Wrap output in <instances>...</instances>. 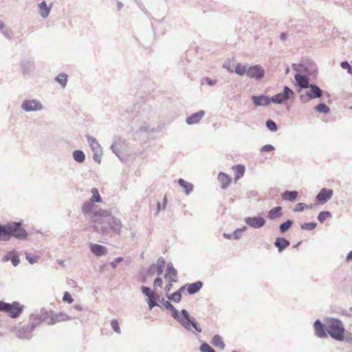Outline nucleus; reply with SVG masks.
Segmentation results:
<instances>
[{"instance_id":"41","label":"nucleus","mask_w":352,"mask_h":352,"mask_svg":"<svg viewBox=\"0 0 352 352\" xmlns=\"http://www.w3.org/2000/svg\"><path fill=\"white\" fill-rule=\"evenodd\" d=\"M94 210V202L90 200L83 204L82 207V211L84 214H89Z\"/></svg>"},{"instance_id":"64","label":"nucleus","mask_w":352,"mask_h":352,"mask_svg":"<svg viewBox=\"0 0 352 352\" xmlns=\"http://www.w3.org/2000/svg\"><path fill=\"white\" fill-rule=\"evenodd\" d=\"M204 80H206V83L210 86H213L216 85L217 82V80L210 79L208 77H206Z\"/></svg>"},{"instance_id":"13","label":"nucleus","mask_w":352,"mask_h":352,"mask_svg":"<svg viewBox=\"0 0 352 352\" xmlns=\"http://www.w3.org/2000/svg\"><path fill=\"white\" fill-rule=\"evenodd\" d=\"M252 101L255 106L257 107H267L271 102L270 97L265 94L258 96L253 95L251 97Z\"/></svg>"},{"instance_id":"30","label":"nucleus","mask_w":352,"mask_h":352,"mask_svg":"<svg viewBox=\"0 0 352 352\" xmlns=\"http://www.w3.org/2000/svg\"><path fill=\"white\" fill-rule=\"evenodd\" d=\"M218 179L221 183V188L223 189L228 188L231 182L229 176L223 172L219 173Z\"/></svg>"},{"instance_id":"46","label":"nucleus","mask_w":352,"mask_h":352,"mask_svg":"<svg viewBox=\"0 0 352 352\" xmlns=\"http://www.w3.org/2000/svg\"><path fill=\"white\" fill-rule=\"evenodd\" d=\"M265 125L266 127L272 132H276L278 130L277 124L272 120H267Z\"/></svg>"},{"instance_id":"15","label":"nucleus","mask_w":352,"mask_h":352,"mask_svg":"<svg viewBox=\"0 0 352 352\" xmlns=\"http://www.w3.org/2000/svg\"><path fill=\"white\" fill-rule=\"evenodd\" d=\"M177 271L175 269L173 265L171 263H168L165 278L168 281V283H175L177 282Z\"/></svg>"},{"instance_id":"24","label":"nucleus","mask_w":352,"mask_h":352,"mask_svg":"<svg viewBox=\"0 0 352 352\" xmlns=\"http://www.w3.org/2000/svg\"><path fill=\"white\" fill-rule=\"evenodd\" d=\"M292 68L296 73H308L309 74H314L316 69L314 68H309L302 64H293Z\"/></svg>"},{"instance_id":"63","label":"nucleus","mask_w":352,"mask_h":352,"mask_svg":"<svg viewBox=\"0 0 352 352\" xmlns=\"http://www.w3.org/2000/svg\"><path fill=\"white\" fill-rule=\"evenodd\" d=\"M93 159L96 162L100 163L101 160V152H94Z\"/></svg>"},{"instance_id":"6","label":"nucleus","mask_w":352,"mask_h":352,"mask_svg":"<svg viewBox=\"0 0 352 352\" xmlns=\"http://www.w3.org/2000/svg\"><path fill=\"white\" fill-rule=\"evenodd\" d=\"M294 92L287 86H284L283 91L278 93L270 98L271 102L275 104H283L294 97Z\"/></svg>"},{"instance_id":"14","label":"nucleus","mask_w":352,"mask_h":352,"mask_svg":"<svg viewBox=\"0 0 352 352\" xmlns=\"http://www.w3.org/2000/svg\"><path fill=\"white\" fill-rule=\"evenodd\" d=\"M314 327L315 330V335L317 337L320 338H325L327 337V328L319 319H317L314 322Z\"/></svg>"},{"instance_id":"55","label":"nucleus","mask_w":352,"mask_h":352,"mask_svg":"<svg viewBox=\"0 0 352 352\" xmlns=\"http://www.w3.org/2000/svg\"><path fill=\"white\" fill-rule=\"evenodd\" d=\"M63 300L71 304L73 302L74 299L68 292H65L63 294Z\"/></svg>"},{"instance_id":"56","label":"nucleus","mask_w":352,"mask_h":352,"mask_svg":"<svg viewBox=\"0 0 352 352\" xmlns=\"http://www.w3.org/2000/svg\"><path fill=\"white\" fill-rule=\"evenodd\" d=\"M141 290H142V294L147 296V297H150L152 295H153L152 293H151V289L150 287H146V286H142L141 287Z\"/></svg>"},{"instance_id":"37","label":"nucleus","mask_w":352,"mask_h":352,"mask_svg":"<svg viewBox=\"0 0 352 352\" xmlns=\"http://www.w3.org/2000/svg\"><path fill=\"white\" fill-rule=\"evenodd\" d=\"M168 310L171 311L172 317L177 320L181 324L184 319L182 314L180 313L179 314V311L175 309V307L173 305H172Z\"/></svg>"},{"instance_id":"17","label":"nucleus","mask_w":352,"mask_h":352,"mask_svg":"<svg viewBox=\"0 0 352 352\" xmlns=\"http://www.w3.org/2000/svg\"><path fill=\"white\" fill-rule=\"evenodd\" d=\"M204 115L205 111L203 110H200L188 117L186 120V122L188 125L197 124L203 118Z\"/></svg>"},{"instance_id":"28","label":"nucleus","mask_w":352,"mask_h":352,"mask_svg":"<svg viewBox=\"0 0 352 352\" xmlns=\"http://www.w3.org/2000/svg\"><path fill=\"white\" fill-rule=\"evenodd\" d=\"M50 10L51 7L47 6L45 1L38 4V13L43 18H47L50 14Z\"/></svg>"},{"instance_id":"5","label":"nucleus","mask_w":352,"mask_h":352,"mask_svg":"<svg viewBox=\"0 0 352 352\" xmlns=\"http://www.w3.org/2000/svg\"><path fill=\"white\" fill-rule=\"evenodd\" d=\"M307 89H309V90L299 96L300 101L304 103L312 99L320 98L323 94V91L316 84H309Z\"/></svg>"},{"instance_id":"33","label":"nucleus","mask_w":352,"mask_h":352,"mask_svg":"<svg viewBox=\"0 0 352 352\" xmlns=\"http://www.w3.org/2000/svg\"><path fill=\"white\" fill-rule=\"evenodd\" d=\"M294 224V221L291 219H287L286 221L282 223L279 226V232L281 234L287 232Z\"/></svg>"},{"instance_id":"31","label":"nucleus","mask_w":352,"mask_h":352,"mask_svg":"<svg viewBox=\"0 0 352 352\" xmlns=\"http://www.w3.org/2000/svg\"><path fill=\"white\" fill-rule=\"evenodd\" d=\"M177 182H178V184L181 187L184 188L185 193L187 195H188L190 193H191L192 191L193 190V185H192V184L187 182L184 179H182V178L179 179Z\"/></svg>"},{"instance_id":"50","label":"nucleus","mask_w":352,"mask_h":352,"mask_svg":"<svg viewBox=\"0 0 352 352\" xmlns=\"http://www.w3.org/2000/svg\"><path fill=\"white\" fill-rule=\"evenodd\" d=\"M39 319L40 322L45 321L49 316L50 314L47 311L42 309L40 314L35 315Z\"/></svg>"},{"instance_id":"26","label":"nucleus","mask_w":352,"mask_h":352,"mask_svg":"<svg viewBox=\"0 0 352 352\" xmlns=\"http://www.w3.org/2000/svg\"><path fill=\"white\" fill-rule=\"evenodd\" d=\"M298 195L296 190H285L281 194V197L285 201L294 202Z\"/></svg>"},{"instance_id":"49","label":"nucleus","mask_w":352,"mask_h":352,"mask_svg":"<svg viewBox=\"0 0 352 352\" xmlns=\"http://www.w3.org/2000/svg\"><path fill=\"white\" fill-rule=\"evenodd\" d=\"M246 229V226H243V228L236 229L232 234V236H233V239H239L241 237L242 232L245 231Z\"/></svg>"},{"instance_id":"27","label":"nucleus","mask_w":352,"mask_h":352,"mask_svg":"<svg viewBox=\"0 0 352 352\" xmlns=\"http://www.w3.org/2000/svg\"><path fill=\"white\" fill-rule=\"evenodd\" d=\"M165 265V259L162 257H160L158 258L156 263L152 264V268H155L156 270V274L160 276L163 273Z\"/></svg>"},{"instance_id":"39","label":"nucleus","mask_w":352,"mask_h":352,"mask_svg":"<svg viewBox=\"0 0 352 352\" xmlns=\"http://www.w3.org/2000/svg\"><path fill=\"white\" fill-rule=\"evenodd\" d=\"M55 80L63 88H65L67 82V75L65 73H61L56 77Z\"/></svg>"},{"instance_id":"12","label":"nucleus","mask_w":352,"mask_h":352,"mask_svg":"<svg viewBox=\"0 0 352 352\" xmlns=\"http://www.w3.org/2000/svg\"><path fill=\"white\" fill-rule=\"evenodd\" d=\"M333 194L332 189L322 188L316 196V201L319 204H325L332 197Z\"/></svg>"},{"instance_id":"45","label":"nucleus","mask_w":352,"mask_h":352,"mask_svg":"<svg viewBox=\"0 0 352 352\" xmlns=\"http://www.w3.org/2000/svg\"><path fill=\"white\" fill-rule=\"evenodd\" d=\"M331 217V213L329 211H322L318 215V220L321 223H324L327 218Z\"/></svg>"},{"instance_id":"16","label":"nucleus","mask_w":352,"mask_h":352,"mask_svg":"<svg viewBox=\"0 0 352 352\" xmlns=\"http://www.w3.org/2000/svg\"><path fill=\"white\" fill-rule=\"evenodd\" d=\"M32 331L26 325H23L16 331V336L19 339L30 340L32 337Z\"/></svg>"},{"instance_id":"20","label":"nucleus","mask_w":352,"mask_h":352,"mask_svg":"<svg viewBox=\"0 0 352 352\" xmlns=\"http://www.w3.org/2000/svg\"><path fill=\"white\" fill-rule=\"evenodd\" d=\"M274 245L278 249L279 252H282L290 245L289 240L284 237H277L274 241Z\"/></svg>"},{"instance_id":"21","label":"nucleus","mask_w":352,"mask_h":352,"mask_svg":"<svg viewBox=\"0 0 352 352\" xmlns=\"http://www.w3.org/2000/svg\"><path fill=\"white\" fill-rule=\"evenodd\" d=\"M186 288L190 295L195 294L199 292L203 287V283L201 280H197L192 283L186 284Z\"/></svg>"},{"instance_id":"22","label":"nucleus","mask_w":352,"mask_h":352,"mask_svg":"<svg viewBox=\"0 0 352 352\" xmlns=\"http://www.w3.org/2000/svg\"><path fill=\"white\" fill-rule=\"evenodd\" d=\"M283 216V208L281 206H276L269 210L267 217L270 220H274Z\"/></svg>"},{"instance_id":"61","label":"nucleus","mask_w":352,"mask_h":352,"mask_svg":"<svg viewBox=\"0 0 352 352\" xmlns=\"http://www.w3.org/2000/svg\"><path fill=\"white\" fill-rule=\"evenodd\" d=\"M32 67V63L31 62H25L23 64V73L28 72V70Z\"/></svg>"},{"instance_id":"8","label":"nucleus","mask_w":352,"mask_h":352,"mask_svg":"<svg viewBox=\"0 0 352 352\" xmlns=\"http://www.w3.org/2000/svg\"><path fill=\"white\" fill-rule=\"evenodd\" d=\"M21 108L25 112L38 111L43 109V105L38 100L30 99L23 100Z\"/></svg>"},{"instance_id":"57","label":"nucleus","mask_w":352,"mask_h":352,"mask_svg":"<svg viewBox=\"0 0 352 352\" xmlns=\"http://www.w3.org/2000/svg\"><path fill=\"white\" fill-rule=\"evenodd\" d=\"M275 149L274 146L272 144H265L263 146L260 151L261 152H271L273 151Z\"/></svg>"},{"instance_id":"2","label":"nucleus","mask_w":352,"mask_h":352,"mask_svg":"<svg viewBox=\"0 0 352 352\" xmlns=\"http://www.w3.org/2000/svg\"><path fill=\"white\" fill-rule=\"evenodd\" d=\"M12 236L19 240L28 237V232L21 227V223L13 221L6 224L0 223V241H8Z\"/></svg>"},{"instance_id":"1","label":"nucleus","mask_w":352,"mask_h":352,"mask_svg":"<svg viewBox=\"0 0 352 352\" xmlns=\"http://www.w3.org/2000/svg\"><path fill=\"white\" fill-rule=\"evenodd\" d=\"M92 219L95 223L92 228L97 233L109 235L110 232H113L120 235L122 226L121 220L111 215L107 210L96 212Z\"/></svg>"},{"instance_id":"4","label":"nucleus","mask_w":352,"mask_h":352,"mask_svg":"<svg viewBox=\"0 0 352 352\" xmlns=\"http://www.w3.org/2000/svg\"><path fill=\"white\" fill-rule=\"evenodd\" d=\"M23 308V305L17 301L9 303L0 300V311L8 314L12 318L19 317L22 313Z\"/></svg>"},{"instance_id":"29","label":"nucleus","mask_w":352,"mask_h":352,"mask_svg":"<svg viewBox=\"0 0 352 352\" xmlns=\"http://www.w3.org/2000/svg\"><path fill=\"white\" fill-rule=\"evenodd\" d=\"M185 288H186V286L181 287L175 293L168 294L167 296L168 298L174 302H179L182 300V292L185 289Z\"/></svg>"},{"instance_id":"36","label":"nucleus","mask_w":352,"mask_h":352,"mask_svg":"<svg viewBox=\"0 0 352 352\" xmlns=\"http://www.w3.org/2000/svg\"><path fill=\"white\" fill-rule=\"evenodd\" d=\"M30 320L31 321V324L26 326L29 327L32 332H33V331L36 329V327L39 325L41 322L39 319L35 316V314H31L30 316Z\"/></svg>"},{"instance_id":"54","label":"nucleus","mask_w":352,"mask_h":352,"mask_svg":"<svg viewBox=\"0 0 352 352\" xmlns=\"http://www.w3.org/2000/svg\"><path fill=\"white\" fill-rule=\"evenodd\" d=\"M111 325L115 332H116L118 333H121L119 323L117 320H116V319L112 320L111 322Z\"/></svg>"},{"instance_id":"47","label":"nucleus","mask_w":352,"mask_h":352,"mask_svg":"<svg viewBox=\"0 0 352 352\" xmlns=\"http://www.w3.org/2000/svg\"><path fill=\"white\" fill-rule=\"evenodd\" d=\"M317 223L316 222L304 223L300 225V228L302 230H312L315 229Z\"/></svg>"},{"instance_id":"48","label":"nucleus","mask_w":352,"mask_h":352,"mask_svg":"<svg viewBox=\"0 0 352 352\" xmlns=\"http://www.w3.org/2000/svg\"><path fill=\"white\" fill-rule=\"evenodd\" d=\"M25 257H26V259L28 261V262L30 264H34V263H37V261L39 258L38 256L34 255V254H32L28 253V252H26Z\"/></svg>"},{"instance_id":"18","label":"nucleus","mask_w":352,"mask_h":352,"mask_svg":"<svg viewBox=\"0 0 352 352\" xmlns=\"http://www.w3.org/2000/svg\"><path fill=\"white\" fill-rule=\"evenodd\" d=\"M90 250L96 256H102L107 252V248L105 246L96 243L90 244Z\"/></svg>"},{"instance_id":"34","label":"nucleus","mask_w":352,"mask_h":352,"mask_svg":"<svg viewBox=\"0 0 352 352\" xmlns=\"http://www.w3.org/2000/svg\"><path fill=\"white\" fill-rule=\"evenodd\" d=\"M72 156L74 160L78 163H82L85 160V155L82 150H75Z\"/></svg>"},{"instance_id":"42","label":"nucleus","mask_w":352,"mask_h":352,"mask_svg":"<svg viewBox=\"0 0 352 352\" xmlns=\"http://www.w3.org/2000/svg\"><path fill=\"white\" fill-rule=\"evenodd\" d=\"M233 169L235 170V177L236 179L241 177L245 173V166L243 165H236L233 166Z\"/></svg>"},{"instance_id":"25","label":"nucleus","mask_w":352,"mask_h":352,"mask_svg":"<svg viewBox=\"0 0 352 352\" xmlns=\"http://www.w3.org/2000/svg\"><path fill=\"white\" fill-rule=\"evenodd\" d=\"M71 317L68 316L64 313L60 312L58 314H55L51 316L50 320L48 322V324L52 325L56 322L65 321L70 320Z\"/></svg>"},{"instance_id":"9","label":"nucleus","mask_w":352,"mask_h":352,"mask_svg":"<svg viewBox=\"0 0 352 352\" xmlns=\"http://www.w3.org/2000/svg\"><path fill=\"white\" fill-rule=\"evenodd\" d=\"M314 74H309L308 73H296L294 76V79L296 85L298 87V92L301 91L304 89H307L309 83V76Z\"/></svg>"},{"instance_id":"38","label":"nucleus","mask_w":352,"mask_h":352,"mask_svg":"<svg viewBox=\"0 0 352 352\" xmlns=\"http://www.w3.org/2000/svg\"><path fill=\"white\" fill-rule=\"evenodd\" d=\"M314 109L320 113H329L330 108L324 102H320L314 107Z\"/></svg>"},{"instance_id":"52","label":"nucleus","mask_w":352,"mask_h":352,"mask_svg":"<svg viewBox=\"0 0 352 352\" xmlns=\"http://www.w3.org/2000/svg\"><path fill=\"white\" fill-rule=\"evenodd\" d=\"M111 150L113 151V153L116 155V156L121 159L120 155L122 154L121 148L120 147H118L117 144L116 142L113 143L111 146Z\"/></svg>"},{"instance_id":"23","label":"nucleus","mask_w":352,"mask_h":352,"mask_svg":"<svg viewBox=\"0 0 352 352\" xmlns=\"http://www.w3.org/2000/svg\"><path fill=\"white\" fill-rule=\"evenodd\" d=\"M86 138L93 152H102L101 146L100 145V144L98 142L95 138L87 134L86 135Z\"/></svg>"},{"instance_id":"19","label":"nucleus","mask_w":352,"mask_h":352,"mask_svg":"<svg viewBox=\"0 0 352 352\" xmlns=\"http://www.w3.org/2000/svg\"><path fill=\"white\" fill-rule=\"evenodd\" d=\"M3 259L5 261H10L14 267L17 266L20 263L19 254L14 250L10 251L3 256Z\"/></svg>"},{"instance_id":"51","label":"nucleus","mask_w":352,"mask_h":352,"mask_svg":"<svg viewBox=\"0 0 352 352\" xmlns=\"http://www.w3.org/2000/svg\"><path fill=\"white\" fill-rule=\"evenodd\" d=\"M200 351L201 352H215L213 348L207 342H204L201 344Z\"/></svg>"},{"instance_id":"40","label":"nucleus","mask_w":352,"mask_h":352,"mask_svg":"<svg viewBox=\"0 0 352 352\" xmlns=\"http://www.w3.org/2000/svg\"><path fill=\"white\" fill-rule=\"evenodd\" d=\"M92 193V196L91 197L90 201L92 202H96V203H101L102 201V199L99 194V192L97 188H94L91 190Z\"/></svg>"},{"instance_id":"60","label":"nucleus","mask_w":352,"mask_h":352,"mask_svg":"<svg viewBox=\"0 0 352 352\" xmlns=\"http://www.w3.org/2000/svg\"><path fill=\"white\" fill-rule=\"evenodd\" d=\"M160 302H162L164 307L167 310L173 305L170 301L166 300L164 298L161 299Z\"/></svg>"},{"instance_id":"35","label":"nucleus","mask_w":352,"mask_h":352,"mask_svg":"<svg viewBox=\"0 0 352 352\" xmlns=\"http://www.w3.org/2000/svg\"><path fill=\"white\" fill-rule=\"evenodd\" d=\"M248 67H249V65L248 64L242 65V64L238 63L235 67V72H236V74H237L238 75H239L241 76H244L245 74L247 75Z\"/></svg>"},{"instance_id":"7","label":"nucleus","mask_w":352,"mask_h":352,"mask_svg":"<svg viewBox=\"0 0 352 352\" xmlns=\"http://www.w3.org/2000/svg\"><path fill=\"white\" fill-rule=\"evenodd\" d=\"M181 314L184 318L181 324L187 330H190L191 327H193L197 332H201V328L199 327L196 320L190 316L189 313L186 309H182Z\"/></svg>"},{"instance_id":"58","label":"nucleus","mask_w":352,"mask_h":352,"mask_svg":"<svg viewBox=\"0 0 352 352\" xmlns=\"http://www.w3.org/2000/svg\"><path fill=\"white\" fill-rule=\"evenodd\" d=\"M343 341L347 343H352V333L349 331H345Z\"/></svg>"},{"instance_id":"32","label":"nucleus","mask_w":352,"mask_h":352,"mask_svg":"<svg viewBox=\"0 0 352 352\" xmlns=\"http://www.w3.org/2000/svg\"><path fill=\"white\" fill-rule=\"evenodd\" d=\"M211 343L213 346L218 347L220 349H223L225 348V344L223 338L219 335H214L212 338Z\"/></svg>"},{"instance_id":"43","label":"nucleus","mask_w":352,"mask_h":352,"mask_svg":"<svg viewBox=\"0 0 352 352\" xmlns=\"http://www.w3.org/2000/svg\"><path fill=\"white\" fill-rule=\"evenodd\" d=\"M158 298L159 296L157 294H153L151 296L148 297V305L150 309H153L154 307L159 306L157 302Z\"/></svg>"},{"instance_id":"10","label":"nucleus","mask_w":352,"mask_h":352,"mask_svg":"<svg viewBox=\"0 0 352 352\" xmlns=\"http://www.w3.org/2000/svg\"><path fill=\"white\" fill-rule=\"evenodd\" d=\"M265 75V70L259 65L249 66L247 72V76L255 79L256 80H261Z\"/></svg>"},{"instance_id":"11","label":"nucleus","mask_w":352,"mask_h":352,"mask_svg":"<svg viewBox=\"0 0 352 352\" xmlns=\"http://www.w3.org/2000/svg\"><path fill=\"white\" fill-rule=\"evenodd\" d=\"M244 221L248 226L255 229L261 228L266 223L265 219L261 216L247 217L244 219Z\"/></svg>"},{"instance_id":"59","label":"nucleus","mask_w":352,"mask_h":352,"mask_svg":"<svg viewBox=\"0 0 352 352\" xmlns=\"http://www.w3.org/2000/svg\"><path fill=\"white\" fill-rule=\"evenodd\" d=\"M163 283L162 278L161 277H157L153 282V287H162Z\"/></svg>"},{"instance_id":"44","label":"nucleus","mask_w":352,"mask_h":352,"mask_svg":"<svg viewBox=\"0 0 352 352\" xmlns=\"http://www.w3.org/2000/svg\"><path fill=\"white\" fill-rule=\"evenodd\" d=\"M313 205H307L304 203H298L293 208L294 212H302L305 209H311Z\"/></svg>"},{"instance_id":"53","label":"nucleus","mask_w":352,"mask_h":352,"mask_svg":"<svg viewBox=\"0 0 352 352\" xmlns=\"http://www.w3.org/2000/svg\"><path fill=\"white\" fill-rule=\"evenodd\" d=\"M340 66L342 69H346L349 74H352V67L348 61L344 60L341 62Z\"/></svg>"},{"instance_id":"62","label":"nucleus","mask_w":352,"mask_h":352,"mask_svg":"<svg viewBox=\"0 0 352 352\" xmlns=\"http://www.w3.org/2000/svg\"><path fill=\"white\" fill-rule=\"evenodd\" d=\"M123 261V258L122 257H118L117 258H116L114 261H113L111 263V266L113 267V268H116L118 265V264L120 262H122Z\"/></svg>"},{"instance_id":"3","label":"nucleus","mask_w":352,"mask_h":352,"mask_svg":"<svg viewBox=\"0 0 352 352\" xmlns=\"http://www.w3.org/2000/svg\"><path fill=\"white\" fill-rule=\"evenodd\" d=\"M327 331L333 339L343 341L346 329L340 320L334 318H329Z\"/></svg>"}]
</instances>
